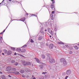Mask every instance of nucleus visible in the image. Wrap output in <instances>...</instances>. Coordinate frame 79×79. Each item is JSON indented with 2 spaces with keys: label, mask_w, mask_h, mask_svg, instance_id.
Returning a JSON list of instances; mask_svg holds the SVG:
<instances>
[{
  "label": "nucleus",
  "mask_w": 79,
  "mask_h": 79,
  "mask_svg": "<svg viewBox=\"0 0 79 79\" xmlns=\"http://www.w3.org/2000/svg\"><path fill=\"white\" fill-rule=\"evenodd\" d=\"M61 63H63V66H65L67 65V62L64 58H61L60 60Z\"/></svg>",
  "instance_id": "obj_1"
},
{
  "label": "nucleus",
  "mask_w": 79,
  "mask_h": 79,
  "mask_svg": "<svg viewBox=\"0 0 79 79\" xmlns=\"http://www.w3.org/2000/svg\"><path fill=\"white\" fill-rule=\"evenodd\" d=\"M11 69V68L10 67L8 66L6 68V71H10Z\"/></svg>",
  "instance_id": "obj_5"
},
{
  "label": "nucleus",
  "mask_w": 79,
  "mask_h": 79,
  "mask_svg": "<svg viewBox=\"0 0 79 79\" xmlns=\"http://www.w3.org/2000/svg\"><path fill=\"white\" fill-rule=\"evenodd\" d=\"M23 64L25 66H26V65H27V61H23Z\"/></svg>",
  "instance_id": "obj_11"
},
{
  "label": "nucleus",
  "mask_w": 79,
  "mask_h": 79,
  "mask_svg": "<svg viewBox=\"0 0 79 79\" xmlns=\"http://www.w3.org/2000/svg\"><path fill=\"white\" fill-rule=\"evenodd\" d=\"M2 3H0V5H1V4H2Z\"/></svg>",
  "instance_id": "obj_61"
},
{
  "label": "nucleus",
  "mask_w": 79,
  "mask_h": 79,
  "mask_svg": "<svg viewBox=\"0 0 79 79\" xmlns=\"http://www.w3.org/2000/svg\"><path fill=\"white\" fill-rule=\"evenodd\" d=\"M68 77V76H67L65 78V79H67V78Z\"/></svg>",
  "instance_id": "obj_45"
},
{
  "label": "nucleus",
  "mask_w": 79,
  "mask_h": 79,
  "mask_svg": "<svg viewBox=\"0 0 79 79\" xmlns=\"http://www.w3.org/2000/svg\"><path fill=\"white\" fill-rule=\"evenodd\" d=\"M3 34V32H2V33H0V34Z\"/></svg>",
  "instance_id": "obj_51"
},
{
  "label": "nucleus",
  "mask_w": 79,
  "mask_h": 79,
  "mask_svg": "<svg viewBox=\"0 0 79 79\" xmlns=\"http://www.w3.org/2000/svg\"><path fill=\"white\" fill-rule=\"evenodd\" d=\"M46 45L47 46H48V44H46Z\"/></svg>",
  "instance_id": "obj_54"
},
{
  "label": "nucleus",
  "mask_w": 79,
  "mask_h": 79,
  "mask_svg": "<svg viewBox=\"0 0 79 79\" xmlns=\"http://www.w3.org/2000/svg\"><path fill=\"white\" fill-rule=\"evenodd\" d=\"M46 56H48L47 57L48 60V58L50 57H51V56H50V54L47 53L46 54Z\"/></svg>",
  "instance_id": "obj_10"
},
{
  "label": "nucleus",
  "mask_w": 79,
  "mask_h": 79,
  "mask_svg": "<svg viewBox=\"0 0 79 79\" xmlns=\"http://www.w3.org/2000/svg\"><path fill=\"white\" fill-rule=\"evenodd\" d=\"M53 47H54V45L53 44H51L49 45V48H50V49H53Z\"/></svg>",
  "instance_id": "obj_4"
},
{
  "label": "nucleus",
  "mask_w": 79,
  "mask_h": 79,
  "mask_svg": "<svg viewBox=\"0 0 79 79\" xmlns=\"http://www.w3.org/2000/svg\"><path fill=\"white\" fill-rule=\"evenodd\" d=\"M4 53H7V52H8V51L5 49L4 50Z\"/></svg>",
  "instance_id": "obj_26"
},
{
  "label": "nucleus",
  "mask_w": 79,
  "mask_h": 79,
  "mask_svg": "<svg viewBox=\"0 0 79 79\" xmlns=\"http://www.w3.org/2000/svg\"><path fill=\"white\" fill-rule=\"evenodd\" d=\"M33 79H35V77H33Z\"/></svg>",
  "instance_id": "obj_55"
},
{
  "label": "nucleus",
  "mask_w": 79,
  "mask_h": 79,
  "mask_svg": "<svg viewBox=\"0 0 79 79\" xmlns=\"http://www.w3.org/2000/svg\"><path fill=\"white\" fill-rule=\"evenodd\" d=\"M37 61H38V63L40 62V60L39 59H37Z\"/></svg>",
  "instance_id": "obj_40"
},
{
  "label": "nucleus",
  "mask_w": 79,
  "mask_h": 79,
  "mask_svg": "<svg viewBox=\"0 0 79 79\" xmlns=\"http://www.w3.org/2000/svg\"><path fill=\"white\" fill-rule=\"evenodd\" d=\"M9 25H10V23L8 25L6 29L3 31V32H5V30H6V29H7V27H8V26H9Z\"/></svg>",
  "instance_id": "obj_34"
},
{
  "label": "nucleus",
  "mask_w": 79,
  "mask_h": 79,
  "mask_svg": "<svg viewBox=\"0 0 79 79\" xmlns=\"http://www.w3.org/2000/svg\"><path fill=\"white\" fill-rule=\"evenodd\" d=\"M40 32L41 33H43V31H42V30H41V31H40Z\"/></svg>",
  "instance_id": "obj_46"
},
{
  "label": "nucleus",
  "mask_w": 79,
  "mask_h": 79,
  "mask_svg": "<svg viewBox=\"0 0 79 79\" xmlns=\"http://www.w3.org/2000/svg\"><path fill=\"white\" fill-rule=\"evenodd\" d=\"M14 55H17V54L16 53V52H15V53H14Z\"/></svg>",
  "instance_id": "obj_49"
},
{
  "label": "nucleus",
  "mask_w": 79,
  "mask_h": 79,
  "mask_svg": "<svg viewBox=\"0 0 79 79\" xmlns=\"http://www.w3.org/2000/svg\"><path fill=\"white\" fill-rule=\"evenodd\" d=\"M2 40H3V38L2 37H0V43L2 44Z\"/></svg>",
  "instance_id": "obj_13"
},
{
  "label": "nucleus",
  "mask_w": 79,
  "mask_h": 79,
  "mask_svg": "<svg viewBox=\"0 0 79 79\" xmlns=\"http://www.w3.org/2000/svg\"><path fill=\"white\" fill-rule=\"evenodd\" d=\"M47 31V30H46V29L45 30V31H44L45 32H46V31Z\"/></svg>",
  "instance_id": "obj_53"
},
{
  "label": "nucleus",
  "mask_w": 79,
  "mask_h": 79,
  "mask_svg": "<svg viewBox=\"0 0 79 79\" xmlns=\"http://www.w3.org/2000/svg\"><path fill=\"white\" fill-rule=\"evenodd\" d=\"M15 66H18V62H16L15 64Z\"/></svg>",
  "instance_id": "obj_33"
},
{
  "label": "nucleus",
  "mask_w": 79,
  "mask_h": 79,
  "mask_svg": "<svg viewBox=\"0 0 79 79\" xmlns=\"http://www.w3.org/2000/svg\"><path fill=\"white\" fill-rule=\"evenodd\" d=\"M51 2H52V4H53V3H55V1H54V0H51Z\"/></svg>",
  "instance_id": "obj_36"
},
{
  "label": "nucleus",
  "mask_w": 79,
  "mask_h": 79,
  "mask_svg": "<svg viewBox=\"0 0 79 79\" xmlns=\"http://www.w3.org/2000/svg\"><path fill=\"white\" fill-rule=\"evenodd\" d=\"M0 74H3V73H2V72L0 71Z\"/></svg>",
  "instance_id": "obj_48"
},
{
  "label": "nucleus",
  "mask_w": 79,
  "mask_h": 79,
  "mask_svg": "<svg viewBox=\"0 0 79 79\" xmlns=\"http://www.w3.org/2000/svg\"><path fill=\"white\" fill-rule=\"evenodd\" d=\"M26 15H28V14H26Z\"/></svg>",
  "instance_id": "obj_60"
},
{
  "label": "nucleus",
  "mask_w": 79,
  "mask_h": 79,
  "mask_svg": "<svg viewBox=\"0 0 79 79\" xmlns=\"http://www.w3.org/2000/svg\"><path fill=\"white\" fill-rule=\"evenodd\" d=\"M48 60H49L51 63H55V60L54 59H52L51 57H48Z\"/></svg>",
  "instance_id": "obj_2"
},
{
  "label": "nucleus",
  "mask_w": 79,
  "mask_h": 79,
  "mask_svg": "<svg viewBox=\"0 0 79 79\" xmlns=\"http://www.w3.org/2000/svg\"><path fill=\"white\" fill-rule=\"evenodd\" d=\"M31 43H34V40L32 39L31 40Z\"/></svg>",
  "instance_id": "obj_29"
},
{
  "label": "nucleus",
  "mask_w": 79,
  "mask_h": 79,
  "mask_svg": "<svg viewBox=\"0 0 79 79\" xmlns=\"http://www.w3.org/2000/svg\"><path fill=\"white\" fill-rule=\"evenodd\" d=\"M12 69L14 71H15V72H16V69L15 68H12Z\"/></svg>",
  "instance_id": "obj_24"
},
{
  "label": "nucleus",
  "mask_w": 79,
  "mask_h": 79,
  "mask_svg": "<svg viewBox=\"0 0 79 79\" xmlns=\"http://www.w3.org/2000/svg\"><path fill=\"white\" fill-rule=\"evenodd\" d=\"M54 47H55V48H56V47L55 46H54Z\"/></svg>",
  "instance_id": "obj_63"
},
{
  "label": "nucleus",
  "mask_w": 79,
  "mask_h": 79,
  "mask_svg": "<svg viewBox=\"0 0 79 79\" xmlns=\"http://www.w3.org/2000/svg\"><path fill=\"white\" fill-rule=\"evenodd\" d=\"M42 65H44V66H45L46 64L45 63H42Z\"/></svg>",
  "instance_id": "obj_43"
},
{
  "label": "nucleus",
  "mask_w": 79,
  "mask_h": 79,
  "mask_svg": "<svg viewBox=\"0 0 79 79\" xmlns=\"http://www.w3.org/2000/svg\"><path fill=\"white\" fill-rule=\"evenodd\" d=\"M41 56L43 59H45V55L44 54L41 55Z\"/></svg>",
  "instance_id": "obj_19"
},
{
  "label": "nucleus",
  "mask_w": 79,
  "mask_h": 79,
  "mask_svg": "<svg viewBox=\"0 0 79 79\" xmlns=\"http://www.w3.org/2000/svg\"><path fill=\"white\" fill-rule=\"evenodd\" d=\"M59 44H64V43H63L62 42H60L59 43Z\"/></svg>",
  "instance_id": "obj_38"
},
{
  "label": "nucleus",
  "mask_w": 79,
  "mask_h": 79,
  "mask_svg": "<svg viewBox=\"0 0 79 79\" xmlns=\"http://www.w3.org/2000/svg\"><path fill=\"white\" fill-rule=\"evenodd\" d=\"M11 49L12 50H14V51L15 50V48L11 47Z\"/></svg>",
  "instance_id": "obj_28"
},
{
  "label": "nucleus",
  "mask_w": 79,
  "mask_h": 79,
  "mask_svg": "<svg viewBox=\"0 0 79 79\" xmlns=\"http://www.w3.org/2000/svg\"><path fill=\"white\" fill-rule=\"evenodd\" d=\"M47 73V72H43L42 73V74H45Z\"/></svg>",
  "instance_id": "obj_39"
},
{
  "label": "nucleus",
  "mask_w": 79,
  "mask_h": 79,
  "mask_svg": "<svg viewBox=\"0 0 79 79\" xmlns=\"http://www.w3.org/2000/svg\"><path fill=\"white\" fill-rule=\"evenodd\" d=\"M19 56H22V57H23V58H24L25 57L24 56L20 54H18Z\"/></svg>",
  "instance_id": "obj_25"
},
{
  "label": "nucleus",
  "mask_w": 79,
  "mask_h": 79,
  "mask_svg": "<svg viewBox=\"0 0 79 79\" xmlns=\"http://www.w3.org/2000/svg\"><path fill=\"white\" fill-rule=\"evenodd\" d=\"M16 21H18V19H16Z\"/></svg>",
  "instance_id": "obj_64"
},
{
  "label": "nucleus",
  "mask_w": 79,
  "mask_h": 79,
  "mask_svg": "<svg viewBox=\"0 0 79 79\" xmlns=\"http://www.w3.org/2000/svg\"><path fill=\"white\" fill-rule=\"evenodd\" d=\"M4 0H3L2 1V3H3L4 2Z\"/></svg>",
  "instance_id": "obj_56"
},
{
  "label": "nucleus",
  "mask_w": 79,
  "mask_h": 79,
  "mask_svg": "<svg viewBox=\"0 0 79 79\" xmlns=\"http://www.w3.org/2000/svg\"><path fill=\"white\" fill-rule=\"evenodd\" d=\"M50 8H51V9H53L54 8V4H52L50 6Z\"/></svg>",
  "instance_id": "obj_18"
},
{
  "label": "nucleus",
  "mask_w": 79,
  "mask_h": 79,
  "mask_svg": "<svg viewBox=\"0 0 79 79\" xmlns=\"http://www.w3.org/2000/svg\"><path fill=\"white\" fill-rule=\"evenodd\" d=\"M31 63L30 62H27V65H31Z\"/></svg>",
  "instance_id": "obj_21"
},
{
  "label": "nucleus",
  "mask_w": 79,
  "mask_h": 79,
  "mask_svg": "<svg viewBox=\"0 0 79 79\" xmlns=\"http://www.w3.org/2000/svg\"><path fill=\"white\" fill-rule=\"evenodd\" d=\"M8 77H11V76L10 75H8Z\"/></svg>",
  "instance_id": "obj_47"
},
{
  "label": "nucleus",
  "mask_w": 79,
  "mask_h": 79,
  "mask_svg": "<svg viewBox=\"0 0 79 79\" xmlns=\"http://www.w3.org/2000/svg\"><path fill=\"white\" fill-rule=\"evenodd\" d=\"M40 78L41 79H44V76H41Z\"/></svg>",
  "instance_id": "obj_27"
},
{
  "label": "nucleus",
  "mask_w": 79,
  "mask_h": 79,
  "mask_svg": "<svg viewBox=\"0 0 79 79\" xmlns=\"http://www.w3.org/2000/svg\"><path fill=\"white\" fill-rule=\"evenodd\" d=\"M1 77L2 79H6V77L4 75H2L1 76Z\"/></svg>",
  "instance_id": "obj_17"
},
{
  "label": "nucleus",
  "mask_w": 79,
  "mask_h": 79,
  "mask_svg": "<svg viewBox=\"0 0 79 79\" xmlns=\"http://www.w3.org/2000/svg\"><path fill=\"white\" fill-rule=\"evenodd\" d=\"M74 48L76 50H78V49H79V47H78L77 46H74Z\"/></svg>",
  "instance_id": "obj_15"
},
{
  "label": "nucleus",
  "mask_w": 79,
  "mask_h": 79,
  "mask_svg": "<svg viewBox=\"0 0 79 79\" xmlns=\"http://www.w3.org/2000/svg\"><path fill=\"white\" fill-rule=\"evenodd\" d=\"M14 74H20V73L19 72L16 71V72H13Z\"/></svg>",
  "instance_id": "obj_16"
},
{
  "label": "nucleus",
  "mask_w": 79,
  "mask_h": 79,
  "mask_svg": "<svg viewBox=\"0 0 79 79\" xmlns=\"http://www.w3.org/2000/svg\"><path fill=\"white\" fill-rule=\"evenodd\" d=\"M16 51L17 52H20L21 51V49L19 48H18L16 49Z\"/></svg>",
  "instance_id": "obj_23"
},
{
  "label": "nucleus",
  "mask_w": 79,
  "mask_h": 79,
  "mask_svg": "<svg viewBox=\"0 0 79 79\" xmlns=\"http://www.w3.org/2000/svg\"><path fill=\"white\" fill-rule=\"evenodd\" d=\"M32 16H35V17H37V15H36L33 14L32 15Z\"/></svg>",
  "instance_id": "obj_41"
},
{
  "label": "nucleus",
  "mask_w": 79,
  "mask_h": 79,
  "mask_svg": "<svg viewBox=\"0 0 79 79\" xmlns=\"http://www.w3.org/2000/svg\"><path fill=\"white\" fill-rule=\"evenodd\" d=\"M15 62L16 61L15 60H11V63H12V64L15 63Z\"/></svg>",
  "instance_id": "obj_22"
},
{
  "label": "nucleus",
  "mask_w": 79,
  "mask_h": 79,
  "mask_svg": "<svg viewBox=\"0 0 79 79\" xmlns=\"http://www.w3.org/2000/svg\"><path fill=\"white\" fill-rule=\"evenodd\" d=\"M44 46V44H42L41 45V48H43V47Z\"/></svg>",
  "instance_id": "obj_37"
},
{
  "label": "nucleus",
  "mask_w": 79,
  "mask_h": 79,
  "mask_svg": "<svg viewBox=\"0 0 79 79\" xmlns=\"http://www.w3.org/2000/svg\"><path fill=\"white\" fill-rule=\"evenodd\" d=\"M39 67L40 69H42L44 68V66L42 65H40Z\"/></svg>",
  "instance_id": "obj_14"
},
{
  "label": "nucleus",
  "mask_w": 79,
  "mask_h": 79,
  "mask_svg": "<svg viewBox=\"0 0 79 79\" xmlns=\"http://www.w3.org/2000/svg\"><path fill=\"white\" fill-rule=\"evenodd\" d=\"M43 39V37H42V36H40L38 38V40H41Z\"/></svg>",
  "instance_id": "obj_8"
},
{
  "label": "nucleus",
  "mask_w": 79,
  "mask_h": 79,
  "mask_svg": "<svg viewBox=\"0 0 79 79\" xmlns=\"http://www.w3.org/2000/svg\"><path fill=\"white\" fill-rule=\"evenodd\" d=\"M69 54H72L73 53V51H69Z\"/></svg>",
  "instance_id": "obj_32"
},
{
  "label": "nucleus",
  "mask_w": 79,
  "mask_h": 79,
  "mask_svg": "<svg viewBox=\"0 0 79 79\" xmlns=\"http://www.w3.org/2000/svg\"><path fill=\"white\" fill-rule=\"evenodd\" d=\"M20 52H22L23 53H24V52H26V49L24 48L20 50Z\"/></svg>",
  "instance_id": "obj_9"
},
{
  "label": "nucleus",
  "mask_w": 79,
  "mask_h": 79,
  "mask_svg": "<svg viewBox=\"0 0 79 79\" xmlns=\"http://www.w3.org/2000/svg\"><path fill=\"white\" fill-rule=\"evenodd\" d=\"M25 19H26V18L24 17H23V18H22L21 19V20H22V21H23V22H24V21H25Z\"/></svg>",
  "instance_id": "obj_12"
},
{
  "label": "nucleus",
  "mask_w": 79,
  "mask_h": 79,
  "mask_svg": "<svg viewBox=\"0 0 79 79\" xmlns=\"http://www.w3.org/2000/svg\"><path fill=\"white\" fill-rule=\"evenodd\" d=\"M49 37H52V36L50 35V36H49Z\"/></svg>",
  "instance_id": "obj_57"
},
{
  "label": "nucleus",
  "mask_w": 79,
  "mask_h": 79,
  "mask_svg": "<svg viewBox=\"0 0 79 79\" xmlns=\"http://www.w3.org/2000/svg\"><path fill=\"white\" fill-rule=\"evenodd\" d=\"M24 71L23 70H21L20 71V73H21V74H23L24 73Z\"/></svg>",
  "instance_id": "obj_20"
},
{
  "label": "nucleus",
  "mask_w": 79,
  "mask_h": 79,
  "mask_svg": "<svg viewBox=\"0 0 79 79\" xmlns=\"http://www.w3.org/2000/svg\"><path fill=\"white\" fill-rule=\"evenodd\" d=\"M12 52L10 51H8L7 52V55H11Z\"/></svg>",
  "instance_id": "obj_7"
},
{
  "label": "nucleus",
  "mask_w": 79,
  "mask_h": 79,
  "mask_svg": "<svg viewBox=\"0 0 79 79\" xmlns=\"http://www.w3.org/2000/svg\"><path fill=\"white\" fill-rule=\"evenodd\" d=\"M32 77H34V75L32 76Z\"/></svg>",
  "instance_id": "obj_62"
},
{
  "label": "nucleus",
  "mask_w": 79,
  "mask_h": 79,
  "mask_svg": "<svg viewBox=\"0 0 79 79\" xmlns=\"http://www.w3.org/2000/svg\"><path fill=\"white\" fill-rule=\"evenodd\" d=\"M9 1L10 2H11V0H9Z\"/></svg>",
  "instance_id": "obj_59"
},
{
  "label": "nucleus",
  "mask_w": 79,
  "mask_h": 79,
  "mask_svg": "<svg viewBox=\"0 0 79 79\" xmlns=\"http://www.w3.org/2000/svg\"><path fill=\"white\" fill-rule=\"evenodd\" d=\"M22 77H25V75H24V74H22Z\"/></svg>",
  "instance_id": "obj_42"
},
{
  "label": "nucleus",
  "mask_w": 79,
  "mask_h": 79,
  "mask_svg": "<svg viewBox=\"0 0 79 79\" xmlns=\"http://www.w3.org/2000/svg\"><path fill=\"white\" fill-rule=\"evenodd\" d=\"M52 14H51V15L53 16V14H54V13H55V11H53L52 12Z\"/></svg>",
  "instance_id": "obj_31"
},
{
  "label": "nucleus",
  "mask_w": 79,
  "mask_h": 79,
  "mask_svg": "<svg viewBox=\"0 0 79 79\" xmlns=\"http://www.w3.org/2000/svg\"><path fill=\"white\" fill-rule=\"evenodd\" d=\"M2 55H5V54H4V53H2Z\"/></svg>",
  "instance_id": "obj_52"
},
{
  "label": "nucleus",
  "mask_w": 79,
  "mask_h": 79,
  "mask_svg": "<svg viewBox=\"0 0 79 79\" xmlns=\"http://www.w3.org/2000/svg\"><path fill=\"white\" fill-rule=\"evenodd\" d=\"M18 20V21H22L21 19H19Z\"/></svg>",
  "instance_id": "obj_50"
},
{
  "label": "nucleus",
  "mask_w": 79,
  "mask_h": 79,
  "mask_svg": "<svg viewBox=\"0 0 79 79\" xmlns=\"http://www.w3.org/2000/svg\"><path fill=\"white\" fill-rule=\"evenodd\" d=\"M2 52V51H1V50H0V53H1Z\"/></svg>",
  "instance_id": "obj_58"
},
{
  "label": "nucleus",
  "mask_w": 79,
  "mask_h": 79,
  "mask_svg": "<svg viewBox=\"0 0 79 79\" xmlns=\"http://www.w3.org/2000/svg\"><path fill=\"white\" fill-rule=\"evenodd\" d=\"M57 29H58V28H57L56 27H55V29H54L55 31H57Z\"/></svg>",
  "instance_id": "obj_30"
},
{
  "label": "nucleus",
  "mask_w": 79,
  "mask_h": 79,
  "mask_svg": "<svg viewBox=\"0 0 79 79\" xmlns=\"http://www.w3.org/2000/svg\"><path fill=\"white\" fill-rule=\"evenodd\" d=\"M23 48H25V47H27V45H24L22 47Z\"/></svg>",
  "instance_id": "obj_35"
},
{
  "label": "nucleus",
  "mask_w": 79,
  "mask_h": 79,
  "mask_svg": "<svg viewBox=\"0 0 79 79\" xmlns=\"http://www.w3.org/2000/svg\"><path fill=\"white\" fill-rule=\"evenodd\" d=\"M66 74L68 75L71 74V70H68L66 72Z\"/></svg>",
  "instance_id": "obj_3"
},
{
  "label": "nucleus",
  "mask_w": 79,
  "mask_h": 79,
  "mask_svg": "<svg viewBox=\"0 0 79 79\" xmlns=\"http://www.w3.org/2000/svg\"><path fill=\"white\" fill-rule=\"evenodd\" d=\"M48 32H49V33H50V34H52V29H51L49 28H48Z\"/></svg>",
  "instance_id": "obj_6"
},
{
  "label": "nucleus",
  "mask_w": 79,
  "mask_h": 79,
  "mask_svg": "<svg viewBox=\"0 0 79 79\" xmlns=\"http://www.w3.org/2000/svg\"><path fill=\"white\" fill-rule=\"evenodd\" d=\"M65 46H66V47H69V46L68 45H65Z\"/></svg>",
  "instance_id": "obj_44"
}]
</instances>
